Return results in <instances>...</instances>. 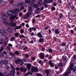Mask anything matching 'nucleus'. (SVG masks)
Returning <instances> with one entry per match:
<instances>
[{"label":"nucleus","instance_id":"obj_1","mask_svg":"<svg viewBox=\"0 0 76 76\" xmlns=\"http://www.w3.org/2000/svg\"><path fill=\"white\" fill-rule=\"evenodd\" d=\"M70 63V65L69 66L68 68V71H66V72L62 76H69L71 75V71L72 70H73V72H75L76 71V67L74 66V64L73 63H71L72 62V60L71 61Z\"/></svg>","mask_w":76,"mask_h":76},{"label":"nucleus","instance_id":"obj_2","mask_svg":"<svg viewBox=\"0 0 76 76\" xmlns=\"http://www.w3.org/2000/svg\"><path fill=\"white\" fill-rule=\"evenodd\" d=\"M35 1L34 0H31V4L29 6V10H31L33 7H35V8H37L38 7V5L37 4H35Z\"/></svg>","mask_w":76,"mask_h":76},{"label":"nucleus","instance_id":"obj_3","mask_svg":"<svg viewBox=\"0 0 76 76\" xmlns=\"http://www.w3.org/2000/svg\"><path fill=\"white\" fill-rule=\"evenodd\" d=\"M20 11V10L19 9L16 8L13 11L10 10L7 12V15L8 16H11L12 14H17Z\"/></svg>","mask_w":76,"mask_h":76},{"label":"nucleus","instance_id":"obj_4","mask_svg":"<svg viewBox=\"0 0 76 76\" xmlns=\"http://www.w3.org/2000/svg\"><path fill=\"white\" fill-rule=\"evenodd\" d=\"M3 23L4 24L7 26H16V23H15L13 21L11 22L10 24L7 21H4L3 22Z\"/></svg>","mask_w":76,"mask_h":76},{"label":"nucleus","instance_id":"obj_5","mask_svg":"<svg viewBox=\"0 0 76 76\" xmlns=\"http://www.w3.org/2000/svg\"><path fill=\"white\" fill-rule=\"evenodd\" d=\"M11 69H12V70H13L11 71V75H12V76H14V75H15V70L16 69L14 67V66H13V65H11Z\"/></svg>","mask_w":76,"mask_h":76},{"label":"nucleus","instance_id":"obj_6","mask_svg":"<svg viewBox=\"0 0 76 76\" xmlns=\"http://www.w3.org/2000/svg\"><path fill=\"white\" fill-rule=\"evenodd\" d=\"M53 1V0H45L43 3V5L45 6L46 7H48V5L46 4L48 3H51Z\"/></svg>","mask_w":76,"mask_h":76},{"label":"nucleus","instance_id":"obj_7","mask_svg":"<svg viewBox=\"0 0 76 76\" xmlns=\"http://www.w3.org/2000/svg\"><path fill=\"white\" fill-rule=\"evenodd\" d=\"M17 16V15H15L14 16L11 15V17H10V19L12 20H14L16 18V19H18L19 17Z\"/></svg>","mask_w":76,"mask_h":76},{"label":"nucleus","instance_id":"obj_8","mask_svg":"<svg viewBox=\"0 0 76 76\" xmlns=\"http://www.w3.org/2000/svg\"><path fill=\"white\" fill-rule=\"evenodd\" d=\"M23 4V2H20L19 4H18V5H16V4H14V7H19L20 6H22Z\"/></svg>","mask_w":76,"mask_h":76},{"label":"nucleus","instance_id":"obj_9","mask_svg":"<svg viewBox=\"0 0 76 76\" xmlns=\"http://www.w3.org/2000/svg\"><path fill=\"white\" fill-rule=\"evenodd\" d=\"M0 33H1V34L2 35V36L3 37H5L7 35V34H6V33H5L4 32V31H0Z\"/></svg>","mask_w":76,"mask_h":76},{"label":"nucleus","instance_id":"obj_10","mask_svg":"<svg viewBox=\"0 0 76 76\" xmlns=\"http://www.w3.org/2000/svg\"><path fill=\"white\" fill-rule=\"evenodd\" d=\"M49 71L48 70H46L45 72H43V74L44 75H46V76H48L49 74Z\"/></svg>","mask_w":76,"mask_h":76},{"label":"nucleus","instance_id":"obj_11","mask_svg":"<svg viewBox=\"0 0 76 76\" xmlns=\"http://www.w3.org/2000/svg\"><path fill=\"white\" fill-rule=\"evenodd\" d=\"M4 15H5L3 16V20H6L8 19V17L5 15V14H4Z\"/></svg>","mask_w":76,"mask_h":76},{"label":"nucleus","instance_id":"obj_12","mask_svg":"<svg viewBox=\"0 0 76 76\" xmlns=\"http://www.w3.org/2000/svg\"><path fill=\"white\" fill-rule=\"evenodd\" d=\"M38 70V69L37 68H33L31 69V71L32 72H37V71Z\"/></svg>","mask_w":76,"mask_h":76},{"label":"nucleus","instance_id":"obj_13","mask_svg":"<svg viewBox=\"0 0 76 76\" xmlns=\"http://www.w3.org/2000/svg\"><path fill=\"white\" fill-rule=\"evenodd\" d=\"M25 61L23 60H21L20 61V64L21 66H23V64H24V62Z\"/></svg>","mask_w":76,"mask_h":76},{"label":"nucleus","instance_id":"obj_14","mask_svg":"<svg viewBox=\"0 0 76 76\" xmlns=\"http://www.w3.org/2000/svg\"><path fill=\"white\" fill-rule=\"evenodd\" d=\"M21 70L22 72H25L26 70V68H25L24 69H23V67H21Z\"/></svg>","mask_w":76,"mask_h":76},{"label":"nucleus","instance_id":"obj_15","mask_svg":"<svg viewBox=\"0 0 76 76\" xmlns=\"http://www.w3.org/2000/svg\"><path fill=\"white\" fill-rule=\"evenodd\" d=\"M40 58L41 59H44V55L42 54V53H41L40 54Z\"/></svg>","mask_w":76,"mask_h":76},{"label":"nucleus","instance_id":"obj_16","mask_svg":"<svg viewBox=\"0 0 76 76\" xmlns=\"http://www.w3.org/2000/svg\"><path fill=\"white\" fill-rule=\"evenodd\" d=\"M29 74H30V75H32V72L29 71L26 75H25L24 76H28V75H29Z\"/></svg>","mask_w":76,"mask_h":76},{"label":"nucleus","instance_id":"obj_17","mask_svg":"<svg viewBox=\"0 0 76 76\" xmlns=\"http://www.w3.org/2000/svg\"><path fill=\"white\" fill-rule=\"evenodd\" d=\"M55 33L56 34H60V32L58 31V29H57L55 31Z\"/></svg>","mask_w":76,"mask_h":76},{"label":"nucleus","instance_id":"obj_18","mask_svg":"<svg viewBox=\"0 0 76 76\" xmlns=\"http://www.w3.org/2000/svg\"><path fill=\"white\" fill-rule=\"evenodd\" d=\"M38 37L39 38H42L43 36L41 33H39L38 34Z\"/></svg>","mask_w":76,"mask_h":76},{"label":"nucleus","instance_id":"obj_19","mask_svg":"<svg viewBox=\"0 0 76 76\" xmlns=\"http://www.w3.org/2000/svg\"><path fill=\"white\" fill-rule=\"evenodd\" d=\"M35 11L36 13H38L39 12V11H40V9L39 8H37Z\"/></svg>","mask_w":76,"mask_h":76},{"label":"nucleus","instance_id":"obj_20","mask_svg":"<svg viewBox=\"0 0 76 76\" xmlns=\"http://www.w3.org/2000/svg\"><path fill=\"white\" fill-rule=\"evenodd\" d=\"M27 67L28 69V70H30L31 69V64H28L27 65Z\"/></svg>","mask_w":76,"mask_h":76},{"label":"nucleus","instance_id":"obj_21","mask_svg":"<svg viewBox=\"0 0 76 76\" xmlns=\"http://www.w3.org/2000/svg\"><path fill=\"white\" fill-rule=\"evenodd\" d=\"M49 64L50 65L51 67H53L54 66V64L52 63L51 61H49Z\"/></svg>","mask_w":76,"mask_h":76},{"label":"nucleus","instance_id":"obj_22","mask_svg":"<svg viewBox=\"0 0 76 76\" xmlns=\"http://www.w3.org/2000/svg\"><path fill=\"white\" fill-rule=\"evenodd\" d=\"M23 5V4L22 5H21L22 6V7L20 8V10H23L24 9H25V8L24 7V6H22V5Z\"/></svg>","mask_w":76,"mask_h":76},{"label":"nucleus","instance_id":"obj_23","mask_svg":"<svg viewBox=\"0 0 76 76\" xmlns=\"http://www.w3.org/2000/svg\"><path fill=\"white\" fill-rule=\"evenodd\" d=\"M4 64H5V65H6L7 64H8V61H7V60H5L4 61Z\"/></svg>","mask_w":76,"mask_h":76},{"label":"nucleus","instance_id":"obj_24","mask_svg":"<svg viewBox=\"0 0 76 76\" xmlns=\"http://www.w3.org/2000/svg\"><path fill=\"white\" fill-rule=\"evenodd\" d=\"M31 3V1L30 0H26V3L29 4Z\"/></svg>","mask_w":76,"mask_h":76},{"label":"nucleus","instance_id":"obj_25","mask_svg":"<svg viewBox=\"0 0 76 76\" xmlns=\"http://www.w3.org/2000/svg\"><path fill=\"white\" fill-rule=\"evenodd\" d=\"M42 4V1L40 0L39 2V5H41Z\"/></svg>","mask_w":76,"mask_h":76},{"label":"nucleus","instance_id":"obj_26","mask_svg":"<svg viewBox=\"0 0 76 76\" xmlns=\"http://www.w3.org/2000/svg\"><path fill=\"white\" fill-rule=\"evenodd\" d=\"M20 61V60H19V59H17L15 61V63L16 64H18L19 63Z\"/></svg>","mask_w":76,"mask_h":76},{"label":"nucleus","instance_id":"obj_27","mask_svg":"<svg viewBox=\"0 0 76 76\" xmlns=\"http://www.w3.org/2000/svg\"><path fill=\"white\" fill-rule=\"evenodd\" d=\"M62 60L64 61H66V58L64 56H63L62 57Z\"/></svg>","mask_w":76,"mask_h":76},{"label":"nucleus","instance_id":"obj_28","mask_svg":"<svg viewBox=\"0 0 76 76\" xmlns=\"http://www.w3.org/2000/svg\"><path fill=\"white\" fill-rule=\"evenodd\" d=\"M61 45L62 46V47H64V46H66V43H62L61 44Z\"/></svg>","mask_w":76,"mask_h":76},{"label":"nucleus","instance_id":"obj_29","mask_svg":"<svg viewBox=\"0 0 76 76\" xmlns=\"http://www.w3.org/2000/svg\"><path fill=\"white\" fill-rule=\"evenodd\" d=\"M21 28H22V26H20L17 27L16 28V29H20Z\"/></svg>","mask_w":76,"mask_h":76},{"label":"nucleus","instance_id":"obj_30","mask_svg":"<svg viewBox=\"0 0 76 76\" xmlns=\"http://www.w3.org/2000/svg\"><path fill=\"white\" fill-rule=\"evenodd\" d=\"M38 63H39V64H41L42 63V64H43V62H42V61L41 60H40L39 61H38Z\"/></svg>","mask_w":76,"mask_h":76},{"label":"nucleus","instance_id":"obj_31","mask_svg":"<svg viewBox=\"0 0 76 76\" xmlns=\"http://www.w3.org/2000/svg\"><path fill=\"white\" fill-rule=\"evenodd\" d=\"M19 37V38H25V36H23V34H22Z\"/></svg>","mask_w":76,"mask_h":76},{"label":"nucleus","instance_id":"obj_32","mask_svg":"<svg viewBox=\"0 0 76 76\" xmlns=\"http://www.w3.org/2000/svg\"><path fill=\"white\" fill-rule=\"evenodd\" d=\"M15 54L16 55H18L19 54V52L18 51H16L15 52Z\"/></svg>","mask_w":76,"mask_h":76},{"label":"nucleus","instance_id":"obj_33","mask_svg":"<svg viewBox=\"0 0 76 76\" xmlns=\"http://www.w3.org/2000/svg\"><path fill=\"white\" fill-rule=\"evenodd\" d=\"M44 41V39H40L39 41V42H42Z\"/></svg>","mask_w":76,"mask_h":76},{"label":"nucleus","instance_id":"obj_34","mask_svg":"<svg viewBox=\"0 0 76 76\" xmlns=\"http://www.w3.org/2000/svg\"><path fill=\"white\" fill-rule=\"evenodd\" d=\"M4 56V54L3 53H1L0 54V57H3V56Z\"/></svg>","mask_w":76,"mask_h":76},{"label":"nucleus","instance_id":"obj_35","mask_svg":"<svg viewBox=\"0 0 76 76\" xmlns=\"http://www.w3.org/2000/svg\"><path fill=\"white\" fill-rule=\"evenodd\" d=\"M49 51L50 53H53V49L51 48L49 49Z\"/></svg>","mask_w":76,"mask_h":76},{"label":"nucleus","instance_id":"obj_36","mask_svg":"<svg viewBox=\"0 0 76 76\" xmlns=\"http://www.w3.org/2000/svg\"><path fill=\"white\" fill-rule=\"evenodd\" d=\"M6 50H9V51H10V48L8 46L7 47Z\"/></svg>","mask_w":76,"mask_h":76},{"label":"nucleus","instance_id":"obj_37","mask_svg":"<svg viewBox=\"0 0 76 76\" xmlns=\"http://www.w3.org/2000/svg\"><path fill=\"white\" fill-rule=\"evenodd\" d=\"M9 69V66L8 65H7L6 67V69H7V70H8Z\"/></svg>","mask_w":76,"mask_h":76},{"label":"nucleus","instance_id":"obj_38","mask_svg":"<svg viewBox=\"0 0 76 76\" xmlns=\"http://www.w3.org/2000/svg\"><path fill=\"white\" fill-rule=\"evenodd\" d=\"M58 66H63V64H62L60 63L58 65Z\"/></svg>","mask_w":76,"mask_h":76},{"label":"nucleus","instance_id":"obj_39","mask_svg":"<svg viewBox=\"0 0 76 76\" xmlns=\"http://www.w3.org/2000/svg\"><path fill=\"white\" fill-rule=\"evenodd\" d=\"M3 42V40H0V44H2Z\"/></svg>","mask_w":76,"mask_h":76},{"label":"nucleus","instance_id":"obj_40","mask_svg":"<svg viewBox=\"0 0 76 76\" xmlns=\"http://www.w3.org/2000/svg\"><path fill=\"white\" fill-rule=\"evenodd\" d=\"M15 39V37H12L11 38V41H14Z\"/></svg>","mask_w":76,"mask_h":76},{"label":"nucleus","instance_id":"obj_41","mask_svg":"<svg viewBox=\"0 0 76 76\" xmlns=\"http://www.w3.org/2000/svg\"><path fill=\"white\" fill-rule=\"evenodd\" d=\"M34 42H35V40H31L30 42V43H34Z\"/></svg>","mask_w":76,"mask_h":76},{"label":"nucleus","instance_id":"obj_42","mask_svg":"<svg viewBox=\"0 0 76 76\" xmlns=\"http://www.w3.org/2000/svg\"><path fill=\"white\" fill-rule=\"evenodd\" d=\"M37 76H42V74H37Z\"/></svg>","mask_w":76,"mask_h":76},{"label":"nucleus","instance_id":"obj_43","mask_svg":"<svg viewBox=\"0 0 76 76\" xmlns=\"http://www.w3.org/2000/svg\"><path fill=\"white\" fill-rule=\"evenodd\" d=\"M0 76H4V74L1 73V72H0Z\"/></svg>","mask_w":76,"mask_h":76},{"label":"nucleus","instance_id":"obj_44","mask_svg":"<svg viewBox=\"0 0 76 76\" xmlns=\"http://www.w3.org/2000/svg\"><path fill=\"white\" fill-rule=\"evenodd\" d=\"M62 16H63V15H62V14H60L59 17L61 19V17H62Z\"/></svg>","mask_w":76,"mask_h":76},{"label":"nucleus","instance_id":"obj_45","mask_svg":"<svg viewBox=\"0 0 76 76\" xmlns=\"http://www.w3.org/2000/svg\"><path fill=\"white\" fill-rule=\"evenodd\" d=\"M24 32V30H23L22 29L21 30V34H23V32Z\"/></svg>","mask_w":76,"mask_h":76},{"label":"nucleus","instance_id":"obj_46","mask_svg":"<svg viewBox=\"0 0 76 76\" xmlns=\"http://www.w3.org/2000/svg\"><path fill=\"white\" fill-rule=\"evenodd\" d=\"M52 10H56V8H55V7H52Z\"/></svg>","mask_w":76,"mask_h":76},{"label":"nucleus","instance_id":"obj_47","mask_svg":"<svg viewBox=\"0 0 76 76\" xmlns=\"http://www.w3.org/2000/svg\"><path fill=\"white\" fill-rule=\"evenodd\" d=\"M3 47H1V50H0V53H1V51H3Z\"/></svg>","mask_w":76,"mask_h":76},{"label":"nucleus","instance_id":"obj_48","mask_svg":"<svg viewBox=\"0 0 76 76\" xmlns=\"http://www.w3.org/2000/svg\"><path fill=\"white\" fill-rule=\"evenodd\" d=\"M35 20L34 19H33L32 20V22L33 23H35Z\"/></svg>","mask_w":76,"mask_h":76},{"label":"nucleus","instance_id":"obj_49","mask_svg":"<svg viewBox=\"0 0 76 76\" xmlns=\"http://www.w3.org/2000/svg\"><path fill=\"white\" fill-rule=\"evenodd\" d=\"M15 35L16 37H18V33H16L15 34Z\"/></svg>","mask_w":76,"mask_h":76},{"label":"nucleus","instance_id":"obj_50","mask_svg":"<svg viewBox=\"0 0 76 76\" xmlns=\"http://www.w3.org/2000/svg\"><path fill=\"white\" fill-rule=\"evenodd\" d=\"M7 31H11V28H9L7 29Z\"/></svg>","mask_w":76,"mask_h":76},{"label":"nucleus","instance_id":"obj_51","mask_svg":"<svg viewBox=\"0 0 76 76\" xmlns=\"http://www.w3.org/2000/svg\"><path fill=\"white\" fill-rule=\"evenodd\" d=\"M51 58H52V56H50L49 57V58L48 59H49V60H50V59H51Z\"/></svg>","mask_w":76,"mask_h":76},{"label":"nucleus","instance_id":"obj_52","mask_svg":"<svg viewBox=\"0 0 76 76\" xmlns=\"http://www.w3.org/2000/svg\"><path fill=\"white\" fill-rule=\"evenodd\" d=\"M31 59L33 60H35V57H32L31 58Z\"/></svg>","mask_w":76,"mask_h":76},{"label":"nucleus","instance_id":"obj_53","mask_svg":"<svg viewBox=\"0 0 76 76\" xmlns=\"http://www.w3.org/2000/svg\"><path fill=\"white\" fill-rule=\"evenodd\" d=\"M72 2H70L68 4V5H69V6H71V5H72Z\"/></svg>","mask_w":76,"mask_h":76},{"label":"nucleus","instance_id":"obj_54","mask_svg":"<svg viewBox=\"0 0 76 76\" xmlns=\"http://www.w3.org/2000/svg\"><path fill=\"white\" fill-rule=\"evenodd\" d=\"M3 53L4 54H7V53L5 51H4L3 52Z\"/></svg>","mask_w":76,"mask_h":76},{"label":"nucleus","instance_id":"obj_55","mask_svg":"<svg viewBox=\"0 0 76 76\" xmlns=\"http://www.w3.org/2000/svg\"><path fill=\"white\" fill-rule=\"evenodd\" d=\"M26 26L27 28H29V25L28 24H27L26 25Z\"/></svg>","mask_w":76,"mask_h":76},{"label":"nucleus","instance_id":"obj_56","mask_svg":"<svg viewBox=\"0 0 76 76\" xmlns=\"http://www.w3.org/2000/svg\"><path fill=\"white\" fill-rule=\"evenodd\" d=\"M13 1H13V0L11 1L10 2L11 4H12L13 3Z\"/></svg>","mask_w":76,"mask_h":76},{"label":"nucleus","instance_id":"obj_57","mask_svg":"<svg viewBox=\"0 0 76 76\" xmlns=\"http://www.w3.org/2000/svg\"><path fill=\"white\" fill-rule=\"evenodd\" d=\"M8 45L9 47H12V44H9Z\"/></svg>","mask_w":76,"mask_h":76},{"label":"nucleus","instance_id":"obj_58","mask_svg":"<svg viewBox=\"0 0 76 76\" xmlns=\"http://www.w3.org/2000/svg\"><path fill=\"white\" fill-rule=\"evenodd\" d=\"M26 57H27V58H28L29 57V55H28V54H27L26 55Z\"/></svg>","mask_w":76,"mask_h":76},{"label":"nucleus","instance_id":"obj_59","mask_svg":"<svg viewBox=\"0 0 76 76\" xmlns=\"http://www.w3.org/2000/svg\"><path fill=\"white\" fill-rule=\"evenodd\" d=\"M16 69L17 70H19V69H20V68H19L18 67H16Z\"/></svg>","mask_w":76,"mask_h":76},{"label":"nucleus","instance_id":"obj_60","mask_svg":"<svg viewBox=\"0 0 76 76\" xmlns=\"http://www.w3.org/2000/svg\"><path fill=\"white\" fill-rule=\"evenodd\" d=\"M44 50H45V48H42V51H44Z\"/></svg>","mask_w":76,"mask_h":76},{"label":"nucleus","instance_id":"obj_61","mask_svg":"<svg viewBox=\"0 0 76 76\" xmlns=\"http://www.w3.org/2000/svg\"><path fill=\"white\" fill-rule=\"evenodd\" d=\"M74 60H76V56L75 55L74 57Z\"/></svg>","mask_w":76,"mask_h":76},{"label":"nucleus","instance_id":"obj_62","mask_svg":"<svg viewBox=\"0 0 76 76\" xmlns=\"http://www.w3.org/2000/svg\"><path fill=\"white\" fill-rule=\"evenodd\" d=\"M39 16H40V15H37L36 16V18H39Z\"/></svg>","mask_w":76,"mask_h":76},{"label":"nucleus","instance_id":"obj_63","mask_svg":"<svg viewBox=\"0 0 76 76\" xmlns=\"http://www.w3.org/2000/svg\"><path fill=\"white\" fill-rule=\"evenodd\" d=\"M56 5H57V3H55L53 5V6H56Z\"/></svg>","mask_w":76,"mask_h":76},{"label":"nucleus","instance_id":"obj_64","mask_svg":"<svg viewBox=\"0 0 76 76\" xmlns=\"http://www.w3.org/2000/svg\"><path fill=\"white\" fill-rule=\"evenodd\" d=\"M58 2H59V3H61V0H59L58 1Z\"/></svg>","mask_w":76,"mask_h":76}]
</instances>
